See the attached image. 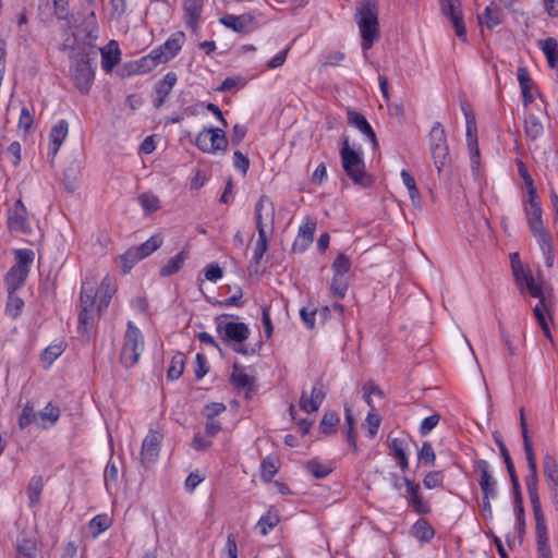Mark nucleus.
<instances>
[{
  "label": "nucleus",
  "mask_w": 558,
  "mask_h": 558,
  "mask_svg": "<svg viewBox=\"0 0 558 558\" xmlns=\"http://www.w3.org/2000/svg\"><path fill=\"white\" fill-rule=\"evenodd\" d=\"M96 279L94 276L86 277L81 284L80 314L77 331L82 337L89 339L92 331L101 316L108 308L109 303L117 291L113 277L107 275L95 289Z\"/></svg>",
  "instance_id": "obj_1"
},
{
  "label": "nucleus",
  "mask_w": 558,
  "mask_h": 558,
  "mask_svg": "<svg viewBox=\"0 0 558 558\" xmlns=\"http://www.w3.org/2000/svg\"><path fill=\"white\" fill-rule=\"evenodd\" d=\"M529 473L525 476L526 490L531 500L532 510L535 519V535L538 558H553L549 546L548 530L542 504L538 495V473L536 457L526 458Z\"/></svg>",
  "instance_id": "obj_2"
},
{
  "label": "nucleus",
  "mask_w": 558,
  "mask_h": 558,
  "mask_svg": "<svg viewBox=\"0 0 558 558\" xmlns=\"http://www.w3.org/2000/svg\"><path fill=\"white\" fill-rule=\"evenodd\" d=\"M90 50L86 47H80L75 44L71 47L70 58V76L74 86L81 94L87 95L95 80V69L90 63Z\"/></svg>",
  "instance_id": "obj_3"
},
{
  "label": "nucleus",
  "mask_w": 558,
  "mask_h": 558,
  "mask_svg": "<svg viewBox=\"0 0 558 558\" xmlns=\"http://www.w3.org/2000/svg\"><path fill=\"white\" fill-rule=\"evenodd\" d=\"M512 270L515 281L520 286V288H526V290L533 298L539 299L538 303L533 308V313L542 330L544 331V335L548 339H551V333L548 325V320L550 317L548 314V308L545 303V299L543 296L542 287L535 282L532 275L525 271L522 266H517L512 264Z\"/></svg>",
  "instance_id": "obj_4"
},
{
  "label": "nucleus",
  "mask_w": 558,
  "mask_h": 558,
  "mask_svg": "<svg viewBox=\"0 0 558 558\" xmlns=\"http://www.w3.org/2000/svg\"><path fill=\"white\" fill-rule=\"evenodd\" d=\"M356 24L362 37L363 50H368L379 38L378 9L372 1H364L355 13Z\"/></svg>",
  "instance_id": "obj_5"
},
{
  "label": "nucleus",
  "mask_w": 558,
  "mask_h": 558,
  "mask_svg": "<svg viewBox=\"0 0 558 558\" xmlns=\"http://www.w3.org/2000/svg\"><path fill=\"white\" fill-rule=\"evenodd\" d=\"M340 158L345 174L354 183L362 186H367L371 183L361 147H352L349 141L345 140L340 148Z\"/></svg>",
  "instance_id": "obj_6"
},
{
  "label": "nucleus",
  "mask_w": 558,
  "mask_h": 558,
  "mask_svg": "<svg viewBox=\"0 0 558 558\" xmlns=\"http://www.w3.org/2000/svg\"><path fill=\"white\" fill-rule=\"evenodd\" d=\"M144 348L145 342L142 331L132 320H129L120 354V360L123 366L126 368L133 367L144 352Z\"/></svg>",
  "instance_id": "obj_7"
},
{
  "label": "nucleus",
  "mask_w": 558,
  "mask_h": 558,
  "mask_svg": "<svg viewBox=\"0 0 558 558\" xmlns=\"http://www.w3.org/2000/svg\"><path fill=\"white\" fill-rule=\"evenodd\" d=\"M523 211L533 236L537 240L550 235L543 221V209L537 192L531 191L530 196L522 201Z\"/></svg>",
  "instance_id": "obj_8"
},
{
  "label": "nucleus",
  "mask_w": 558,
  "mask_h": 558,
  "mask_svg": "<svg viewBox=\"0 0 558 558\" xmlns=\"http://www.w3.org/2000/svg\"><path fill=\"white\" fill-rule=\"evenodd\" d=\"M428 144L434 165L438 172L449 163V146L444 126L439 122H435L428 134Z\"/></svg>",
  "instance_id": "obj_9"
},
{
  "label": "nucleus",
  "mask_w": 558,
  "mask_h": 558,
  "mask_svg": "<svg viewBox=\"0 0 558 558\" xmlns=\"http://www.w3.org/2000/svg\"><path fill=\"white\" fill-rule=\"evenodd\" d=\"M195 145L204 153L217 155L227 151L228 140L222 129L205 128L196 135Z\"/></svg>",
  "instance_id": "obj_10"
},
{
  "label": "nucleus",
  "mask_w": 558,
  "mask_h": 558,
  "mask_svg": "<svg viewBox=\"0 0 558 558\" xmlns=\"http://www.w3.org/2000/svg\"><path fill=\"white\" fill-rule=\"evenodd\" d=\"M362 392L363 399L366 401L371 409L363 423V427L367 429L368 437L373 438L377 435L380 425V417L375 412V402L373 400V395L377 396L380 400H384V392L373 381L364 384V386L362 387Z\"/></svg>",
  "instance_id": "obj_11"
},
{
  "label": "nucleus",
  "mask_w": 558,
  "mask_h": 558,
  "mask_svg": "<svg viewBox=\"0 0 558 558\" xmlns=\"http://www.w3.org/2000/svg\"><path fill=\"white\" fill-rule=\"evenodd\" d=\"M217 332L226 340L242 343L250 336L246 324L228 320L225 316L215 319Z\"/></svg>",
  "instance_id": "obj_12"
},
{
  "label": "nucleus",
  "mask_w": 558,
  "mask_h": 558,
  "mask_svg": "<svg viewBox=\"0 0 558 558\" xmlns=\"http://www.w3.org/2000/svg\"><path fill=\"white\" fill-rule=\"evenodd\" d=\"M163 435L159 430L149 429L142 442L141 463L145 468L155 464L159 459Z\"/></svg>",
  "instance_id": "obj_13"
},
{
  "label": "nucleus",
  "mask_w": 558,
  "mask_h": 558,
  "mask_svg": "<svg viewBox=\"0 0 558 558\" xmlns=\"http://www.w3.org/2000/svg\"><path fill=\"white\" fill-rule=\"evenodd\" d=\"M466 126V142L470 153V161L473 174L477 177L480 174V149L477 144V128L474 116L463 108Z\"/></svg>",
  "instance_id": "obj_14"
},
{
  "label": "nucleus",
  "mask_w": 558,
  "mask_h": 558,
  "mask_svg": "<svg viewBox=\"0 0 558 558\" xmlns=\"http://www.w3.org/2000/svg\"><path fill=\"white\" fill-rule=\"evenodd\" d=\"M441 13L450 20L456 35L463 41L466 40V28L463 23L461 0H438Z\"/></svg>",
  "instance_id": "obj_15"
},
{
  "label": "nucleus",
  "mask_w": 558,
  "mask_h": 558,
  "mask_svg": "<svg viewBox=\"0 0 558 558\" xmlns=\"http://www.w3.org/2000/svg\"><path fill=\"white\" fill-rule=\"evenodd\" d=\"M543 471L549 498L558 510V461L553 454L546 453L544 456Z\"/></svg>",
  "instance_id": "obj_16"
},
{
  "label": "nucleus",
  "mask_w": 558,
  "mask_h": 558,
  "mask_svg": "<svg viewBox=\"0 0 558 558\" xmlns=\"http://www.w3.org/2000/svg\"><path fill=\"white\" fill-rule=\"evenodd\" d=\"M275 221V208L266 195L259 197L255 206V222L257 232L263 231L272 232Z\"/></svg>",
  "instance_id": "obj_17"
},
{
  "label": "nucleus",
  "mask_w": 558,
  "mask_h": 558,
  "mask_svg": "<svg viewBox=\"0 0 558 558\" xmlns=\"http://www.w3.org/2000/svg\"><path fill=\"white\" fill-rule=\"evenodd\" d=\"M475 472L480 474L478 485L481 487L483 497H497V481L492 474L490 465L486 460H476L473 464Z\"/></svg>",
  "instance_id": "obj_18"
},
{
  "label": "nucleus",
  "mask_w": 558,
  "mask_h": 558,
  "mask_svg": "<svg viewBox=\"0 0 558 558\" xmlns=\"http://www.w3.org/2000/svg\"><path fill=\"white\" fill-rule=\"evenodd\" d=\"M99 26L97 23V19L95 12H89L85 19L83 20L80 29L75 34V40L77 41L80 38L84 40V45L80 47H86L88 50H92L93 44L98 38Z\"/></svg>",
  "instance_id": "obj_19"
},
{
  "label": "nucleus",
  "mask_w": 558,
  "mask_h": 558,
  "mask_svg": "<svg viewBox=\"0 0 558 558\" xmlns=\"http://www.w3.org/2000/svg\"><path fill=\"white\" fill-rule=\"evenodd\" d=\"M8 226L11 231L27 233L31 227L27 221L26 207L17 199L8 213Z\"/></svg>",
  "instance_id": "obj_20"
},
{
  "label": "nucleus",
  "mask_w": 558,
  "mask_h": 558,
  "mask_svg": "<svg viewBox=\"0 0 558 558\" xmlns=\"http://www.w3.org/2000/svg\"><path fill=\"white\" fill-rule=\"evenodd\" d=\"M205 0H182L183 19L187 28L195 32L201 23Z\"/></svg>",
  "instance_id": "obj_21"
},
{
  "label": "nucleus",
  "mask_w": 558,
  "mask_h": 558,
  "mask_svg": "<svg viewBox=\"0 0 558 558\" xmlns=\"http://www.w3.org/2000/svg\"><path fill=\"white\" fill-rule=\"evenodd\" d=\"M315 230L316 222L312 219H306L299 228L298 235L292 244L293 252H305L314 241Z\"/></svg>",
  "instance_id": "obj_22"
},
{
  "label": "nucleus",
  "mask_w": 558,
  "mask_h": 558,
  "mask_svg": "<svg viewBox=\"0 0 558 558\" xmlns=\"http://www.w3.org/2000/svg\"><path fill=\"white\" fill-rule=\"evenodd\" d=\"M69 134V123L66 120H59L52 128L49 134L48 143V157L54 159L61 145Z\"/></svg>",
  "instance_id": "obj_23"
},
{
  "label": "nucleus",
  "mask_w": 558,
  "mask_h": 558,
  "mask_svg": "<svg viewBox=\"0 0 558 558\" xmlns=\"http://www.w3.org/2000/svg\"><path fill=\"white\" fill-rule=\"evenodd\" d=\"M325 390L323 384L317 381L313 385L310 396L303 392L300 399V408L306 412H316L325 399Z\"/></svg>",
  "instance_id": "obj_24"
},
{
  "label": "nucleus",
  "mask_w": 558,
  "mask_h": 558,
  "mask_svg": "<svg viewBox=\"0 0 558 558\" xmlns=\"http://www.w3.org/2000/svg\"><path fill=\"white\" fill-rule=\"evenodd\" d=\"M347 116L349 124L357 129L372 143L373 147L377 148L376 134L365 117L353 109H348Z\"/></svg>",
  "instance_id": "obj_25"
},
{
  "label": "nucleus",
  "mask_w": 558,
  "mask_h": 558,
  "mask_svg": "<svg viewBox=\"0 0 558 558\" xmlns=\"http://www.w3.org/2000/svg\"><path fill=\"white\" fill-rule=\"evenodd\" d=\"M403 483L409 494V505L418 514H426L430 511L429 504L424 500L420 494V485L412 482L410 478L404 477Z\"/></svg>",
  "instance_id": "obj_26"
},
{
  "label": "nucleus",
  "mask_w": 558,
  "mask_h": 558,
  "mask_svg": "<svg viewBox=\"0 0 558 558\" xmlns=\"http://www.w3.org/2000/svg\"><path fill=\"white\" fill-rule=\"evenodd\" d=\"M184 39L183 33H178L168 38L162 45L155 48L157 53H160V61L162 63L173 59L181 50Z\"/></svg>",
  "instance_id": "obj_27"
},
{
  "label": "nucleus",
  "mask_w": 558,
  "mask_h": 558,
  "mask_svg": "<svg viewBox=\"0 0 558 558\" xmlns=\"http://www.w3.org/2000/svg\"><path fill=\"white\" fill-rule=\"evenodd\" d=\"M178 81V76L174 72H168L163 77L162 80L158 81L156 84H155V93H156V97L154 98V106L155 108H160L167 97L170 95L173 86L175 85Z\"/></svg>",
  "instance_id": "obj_28"
},
{
  "label": "nucleus",
  "mask_w": 558,
  "mask_h": 558,
  "mask_svg": "<svg viewBox=\"0 0 558 558\" xmlns=\"http://www.w3.org/2000/svg\"><path fill=\"white\" fill-rule=\"evenodd\" d=\"M220 23L239 33H246L254 27V17L251 14H227L220 19Z\"/></svg>",
  "instance_id": "obj_29"
},
{
  "label": "nucleus",
  "mask_w": 558,
  "mask_h": 558,
  "mask_svg": "<svg viewBox=\"0 0 558 558\" xmlns=\"http://www.w3.org/2000/svg\"><path fill=\"white\" fill-rule=\"evenodd\" d=\"M101 66L110 73L121 60V50L116 40H110L105 47L100 48Z\"/></svg>",
  "instance_id": "obj_30"
},
{
  "label": "nucleus",
  "mask_w": 558,
  "mask_h": 558,
  "mask_svg": "<svg viewBox=\"0 0 558 558\" xmlns=\"http://www.w3.org/2000/svg\"><path fill=\"white\" fill-rule=\"evenodd\" d=\"M481 25L488 28H494L502 21V9L499 4L490 2L484 10L483 14L478 16Z\"/></svg>",
  "instance_id": "obj_31"
},
{
  "label": "nucleus",
  "mask_w": 558,
  "mask_h": 558,
  "mask_svg": "<svg viewBox=\"0 0 558 558\" xmlns=\"http://www.w3.org/2000/svg\"><path fill=\"white\" fill-rule=\"evenodd\" d=\"M161 63L160 53H157V51L153 49L148 54L134 62L133 71L136 74H146L155 70Z\"/></svg>",
  "instance_id": "obj_32"
},
{
  "label": "nucleus",
  "mask_w": 558,
  "mask_h": 558,
  "mask_svg": "<svg viewBox=\"0 0 558 558\" xmlns=\"http://www.w3.org/2000/svg\"><path fill=\"white\" fill-rule=\"evenodd\" d=\"M524 133L526 138L533 142L544 134V125L541 119L532 112L524 118Z\"/></svg>",
  "instance_id": "obj_33"
},
{
  "label": "nucleus",
  "mask_w": 558,
  "mask_h": 558,
  "mask_svg": "<svg viewBox=\"0 0 558 558\" xmlns=\"http://www.w3.org/2000/svg\"><path fill=\"white\" fill-rule=\"evenodd\" d=\"M538 47L545 54L548 65L555 69L558 64V43L555 38L548 37L538 41Z\"/></svg>",
  "instance_id": "obj_34"
},
{
  "label": "nucleus",
  "mask_w": 558,
  "mask_h": 558,
  "mask_svg": "<svg viewBox=\"0 0 558 558\" xmlns=\"http://www.w3.org/2000/svg\"><path fill=\"white\" fill-rule=\"evenodd\" d=\"M411 534L422 543H429L435 536V530L425 519H418L412 525Z\"/></svg>",
  "instance_id": "obj_35"
},
{
  "label": "nucleus",
  "mask_w": 558,
  "mask_h": 558,
  "mask_svg": "<svg viewBox=\"0 0 558 558\" xmlns=\"http://www.w3.org/2000/svg\"><path fill=\"white\" fill-rule=\"evenodd\" d=\"M280 522V515L274 509H269L264 515L259 518L256 523V530L260 535L266 536L272 531Z\"/></svg>",
  "instance_id": "obj_36"
},
{
  "label": "nucleus",
  "mask_w": 558,
  "mask_h": 558,
  "mask_svg": "<svg viewBox=\"0 0 558 558\" xmlns=\"http://www.w3.org/2000/svg\"><path fill=\"white\" fill-rule=\"evenodd\" d=\"M335 469L332 462H326L314 458L306 463L307 472L315 478H324L328 476Z\"/></svg>",
  "instance_id": "obj_37"
},
{
  "label": "nucleus",
  "mask_w": 558,
  "mask_h": 558,
  "mask_svg": "<svg viewBox=\"0 0 558 558\" xmlns=\"http://www.w3.org/2000/svg\"><path fill=\"white\" fill-rule=\"evenodd\" d=\"M27 276V270H23L12 266L5 275V284L8 293L16 292L24 284Z\"/></svg>",
  "instance_id": "obj_38"
},
{
  "label": "nucleus",
  "mask_w": 558,
  "mask_h": 558,
  "mask_svg": "<svg viewBox=\"0 0 558 558\" xmlns=\"http://www.w3.org/2000/svg\"><path fill=\"white\" fill-rule=\"evenodd\" d=\"M162 244V238L160 235H153L137 247L129 250V256L138 254L140 257L145 258L157 251Z\"/></svg>",
  "instance_id": "obj_39"
},
{
  "label": "nucleus",
  "mask_w": 558,
  "mask_h": 558,
  "mask_svg": "<svg viewBox=\"0 0 558 558\" xmlns=\"http://www.w3.org/2000/svg\"><path fill=\"white\" fill-rule=\"evenodd\" d=\"M518 81L522 92L523 105L527 107L534 100V97L532 94V81L525 69L520 68L518 70Z\"/></svg>",
  "instance_id": "obj_40"
},
{
  "label": "nucleus",
  "mask_w": 558,
  "mask_h": 558,
  "mask_svg": "<svg viewBox=\"0 0 558 558\" xmlns=\"http://www.w3.org/2000/svg\"><path fill=\"white\" fill-rule=\"evenodd\" d=\"M231 383L236 389H245L252 386L253 378L247 374L244 367L234 364L231 374Z\"/></svg>",
  "instance_id": "obj_41"
},
{
  "label": "nucleus",
  "mask_w": 558,
  "mask_h": 558,
  "mask_svg": "<svg viewBox=\"0 0 558 558\" xmlns=\"http://www.w3.org/2000/svg\"><path fill=\"white\" fill-rule=\"evenodd\" d=\"M271 234H272V232L263 231L262 229H260V232H258V239L256 241L253 256H252V260L255 264H259L264 254L266 253V251L268 248V241H269V238L271 236Z\"/></svg>",
  "instance_id": "obj_42"
},
{
  "label": "nucleus",
  "mask_w": 558,
  "mask_h": 558,
  "mask_svg": "<svg viewBox=\"0 0 558 558\" xmlns=\"http://www.w3.org/2000/svg\"><path fill=\"white\" fill-rule=\"evenodd\" d=\"M138 203L146 215L153 214L160 208V201L157 195L150 192L142 193Z\"/></svg>",
  "instance_id": "obj_43"
},
{
  "label": "nucleus",
  "mask_w": 558,
  "mask_h": 558,
  "mask_svg": "<svg viewBox=\"0 0 558 558\" xmlns=\"http://www.w3.org/2000/svg\"><path fill=\"white\" fill-rule=\"evenodd\" d=\"M111 524L112 520L107 514H98L89 521L88 526L92 531L93 537H97L107 531Z\"/></svg>",
  "instance_id": "obj_44"
},
{
  "label": "nucleus",
  "mask_w": 558,
  "mask_h": 558,
  "mask_svg": "<svg viewBox=\"0 0 558 558\" xmlns=\"http://www.w3.org/2000/svg\"><path fill=\"white\" fill-rule=\"evenodd\" d=\"M185 262L184 253H179L171 258L168 259L167 264L160 269V275L162 277L171 276L178 272Z\"/></svg>",
  "instance_id": "obj_45"
},
{
  "label": "nucleus",
  "mask_w": 558,
  "mask_h": 558,
  "mask_svg": "<svg viewBox=\"0 0 558 558\" xmlns=\"http://www.w3.org/2000/svg\"><path fill=\"white\" fill-rule=\"evenodd\" d=\"M184 365L185 355L180 352L174 354L171 359V363L167 372L168 378L171 380L178 379L183 373Z\"/></svg>",
  "instance_id": "obj_46"
},
{
  "label": "nucleus",
  "mask_w": 558,
  "mask_h": 558,
  "mask_svg": "<svg viewBox=\"0 0 558 558\" xmlns=\"http://www.w3.org/2000/svg\"><path fill=\"white\" fill-rule=\"evenodd\" d=\"M17 558H36V542L31 538H21L16 545Z\"/></svg>",
  "instance_id": "obj_47"
},
{
  "label": "nucleus",
  "mask_w": 558,
  "mask_h": 558,
  "mask_svg": "<svg viewBox=\"0 0 558 558\" xmlns=\"http://www.w3.org/2000/svg\"><path fill=\"white\" fill-rule=\"evenodd\" d=\"M16 264L13 266L29 272V267L34 260V252L28 248H20L15 251Z\"/></svg>",
  "instance_id": "obj_48"
},
{
  "label": "nucleus",
  "mask_w": 558,
  "mask_h": 558,
  "mask_svg": "<svg viewBox=\"0 0 558 558\" xmlns=\"http://www.w3.org/2000/svg\"><path fill=\"white\" fill-rule=\"evenodd\" d=\"M349 282L343 276L333 275L330 282V292L335 298L343 299L347 294Z\"/></svg>",
  "instance_id": "obj_49"
},
{
  "label": "nucleus",
  "mask_w": 558,
  "mask_h": 558,
  "mask_svg": "<svg viewBox=\"0 0 558 558\" xmlns=\"http://www.w3.org/2000/svg\"><path fill=\"white\" fill-rule=\"evenodd\" d=\"M541 251L543 253L544 263L547 267H553L555 262V256L553 252V245H551V236L547 235L546 238H541L536 240Z\"/></svg>",
  "instance_id": "obj_50"
},
{
  "label": "nucleus",
  "mask_w": 558,
  "mask_h": 558,
  "mask_svg": "<svg viewBox=\"0 0 558 558\" xmlns=\"http://www.w3.org/2000/svg\"><path fill=\"white\" fill-rule=\"evenodd\" d=\"M43 489V478L40 476L33 477L27 487V495L32 505L38 504Z\"/></svg>",
  "instance_id": "obj_51"
},
{
  "label": "nucleus",
  "mask_w": 558,
  "mask_h": 558,
  "mask_svg": "<svg viewBox=\"0 0 558 558\" xmlns=\"http://www.w3.org/2000/svg\"><path fill=\"white\" fill-rule=\"evenodd\" d=\"M278 472L275 460L270 457H266L260 464V477L264 482H271Z\"/></svg>",
  "instance_id": "obj_52"
},
{
  "label": "nucleus",
  "mask_w": 558,
  "mask_h": 558,
  "mask_svg": "<svg viewBox=\"0 0 558 558\" xmlns=\"http://www.w3.org/2000/svg\"><path fill=\"white\" fill-rule=\"evenodd\" d=\"M24 306V301L15 294V292L8 293V302L5 306L7 314L15 318L20 315Z\"/></svg>",
  "instance_id": "obj_53"
},
{
  "label": "nucleus",
  "mask_w": 558,
  "mask_h": 558,
  "mask_svg": "<svg viewBox=\"0 0 558 558\" xmlns=\"http://www.w3.org/2000/svg\"><path fill=\"white\" fill-rule=\"evenodd\" d=\"M351 266H352L351 258L343 253L339 254L331 265L333 275L343 276V277L350 270Z\"/></svg>",
  "instance_id": "obj_54"
},
{
  "label": "nucleus",
  "mask_w": 558,
  "mask_h": 558,
  "mask_svg": "<svg viewBox=\"0 0 558 558\" xmlns=\"http://www.w3.org/2000/svg\"><path fill=\"white\" fill-rule=\"evenodd\" d=\"M63 352L61 344H51L47 347L41 353V361L48 367L50 366Z\"/></svg>",
  "instance_id": "obj_55"
},
{
  "label": "nucleus",
  "mask_w": 558,
  "mask_h": 558,
  "mask_svg": "<svg viewBox=\"0 0 558 558\" xmlns=\"http://www.w3.org/2000/svg\"><path fill=\"white\" fill-rule=\"evenodd\" d=\"M517 166H518V172H519L520 177L523 179L524 184L527 189V196H530L531 191L536 192V189L534 186V181H533L531 174L529 173L526 165L521 159L517 160Z\"/></svg>",
  "instance_id": "obj_56"
},
{
  "label": "nucleus",
  "mask_w": 558,
  "mask_h": 558,
  "mask_svg": "<svg viewBox=\"0 0 558 558\" xmlns=\"http://www.w3.org/2000/svg\"><path fill=\"white\" fill-rule=\"evenodd\" d=\"M36 413L34 411V408L29 404L24 405L22 410V414L19 418V426L21 429L26 428L31 424H33L36 421Z\"/></svg>",
  "instance_id": "obj_57"
},
{
  "label": "nucleus",
  "mask_w": 558,
  "mask_h": 558,
  "mask_svg": "<svg viewBox=\"0 0 558 558\" xmlns=\"http://www.w3.org/2000/svg\"><path fill=\"white\" fill-rule=\"evenodd\" d=\"M444 482V474L440 471L429 472L425 475L423 484L427 489L440 487Z\"/></svg>",
  "instance_id": "obj_58"
},
{
  "label": "nucleus",
  "mask_w": 558,
  "mask_h": 558,
  "mask_svg": "<svg viewBox=\"0 0 558 558\" xmlns=\"http://www.w3.org/2000/svg\"><path fill=\"white\" fill-rule=\"evenodd\" d=\"M39 416L44 421H48L50 424H54L60 416V410L57 405L48 403L39 413Z\"/></svg>",
  "instance_id": "obj_59"
},
{
  "label": "nucleus",
  "mask_w": 558,
  "mask_h": 558,
  "mask_svg": "<svg viewBox=\"0 0 558 558\" xmlns=\"http://www.w3.org/2000/svg\"><path fill=\"white\" fill-rule=\"evenodd\" d=\"M233 167L243 175H246L250 168V159L240 150H235L233 154Z\"/></svg>",
  "instance_id": "obj_60"
},
{
  "label": "nucleus",
  "mask_w": 558,
  "mask_h": 558,
  "mask_svg": "<svg viewBox=\"0 0 558 558\" xmlns=\"http://www.w3.org/2000/svg\"><path fill=\"white\" fill-rule=\"evenodd\" d=\"M391 447L395 450L399 466L402 470H407L409 466V463H408V458L405 456V452H404L401 441H399L397 438L392 439Z\"/></svg>",
  "instance_id": "obj_61"
},
{
  "label": "nucleus",
  "mask_w": 558,
  "mask_h": 558,
  "mask_svg": "<svg viewBox=\"0 0 558 558\" xmlns=\"http://www.w3.org/2000/svg\"><path fill=\"white\" fill-rule=\"evenodd\" d=\"M439 415L433 414L425 417L420 425V433L425 436L428 435L439 423Z\"/></svg>",
  "instance_id": "obj_62"
},
{
  "label": "nucleus",
  "mask_w": 558,
  "mask_h": 558,
  "mask_svg": "<svg viewBox=\"0 0 558 558\" xmlns=\"http://www.w3.org/2000/svg\"><path fill=\"white\" fill-rule=\"evenodd\" d=\"M418 457L425 464L433 465L435 463V451L429 442L422 445Z\"/></svg>",
  "instance_id": "obj_63"
},
{
  "label": "nucleus",
  "mask_w": 558,
  "mask_h": 558,
  "mask_svg": "<svg viewBox=\"0 0 558 558\" xmlns=\"http://www.w3.org/2000/svg\"><path fill=\"white\" fill-rule=\"evenodd\" d=\"M22 147L19 142H12L7 148L5 155L13 166H17L21 161Z\"/></svg>",
  "instance_id": "obj_64"
}]
</instances>
